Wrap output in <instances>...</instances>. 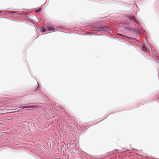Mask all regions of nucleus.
<instances>
[{
  "instance_id": "1",
  "label": "nucleus",
  "mask_w": 159,
  "mask_h": 159,
  "mask_svg": "<svg viewBox=\"0 0 159 159\" xmlns=\"http://www.w3.org/2000/svg\"><path fill=\"white\" fill-rule=\"evenodd\" d=\"M47 30L49 31H53L55 30L54 27L52 25H49L48 26Z\"/></svg>"
},
{
  "instance_id": "2",
  "label": "nucleus",
  "mask_w": 159,
  "mask_h": 159,
  "mask_svg": "<svg viewBox=\"0 0 159 159\" xmlns=\"http://www.w3.org/2000/svg\"><path fill=\"white\" fill-rule=\"evenodd\" d=\"M107 30V28L106 27H102L100 28L99 29H98V30H97V29H96L95 30V31H106Z\"/></svg>"
},
{
  "instance_id": "3",
  "label": "nucleus",
  "mask_w": 159,
  "mask_h": 159,
  "mask_svg": "<svg viewBox=\"0 0 159 159\" xmlns=\"http://www.w3.org/2000/svg\"><path fill=\"white\" fill-rule=\"evenodd\" d=\"M118 36H120L122 37H126L127 38H128V39H131V38L128 37V36H125V35H123L122 34H118L116 35V36L117 37V38H118L119 37H118Z\"/></svg>"
},
{
  "instance_id": "4",
  "label": "nucleus",
  "mask_w": 159,
  "mask_h": 159,
  "mask_svg": "<svg viewBox=\"0 0 159 159\" xmlns=\"http://www.w3.org/2000/svg\"><path fill=\"white\" fill-rule=\"evenodd\" d=\"M131 20H133V21L134 22H135V23H134V24L135 25H136V24H138V20H137L134 17H132L131 18Z\"/></svg>"
},
{
  "instance_id": "5",
  "label": "nucleus",
  "mask_w": 159,
  "mask_h": 159,
  "mask_svg": "<svg viewBox=\"0 0 159 159\" xmlns=\"http://www.w3.org/2000/svg\"><path fill=\"white\" fill-rule=\"evenodd\" d=\"M20 108H21V109H23L24 108H34V107L31 106H22L20 107Z\"/></svg>"
},
{
  "instance_id": "6",
  "label": "nucleus",
  "mask_w": 159,
  "mask_h": 159,
  "mask_svg": "<svg viewBox=\"0 0 159 159\" xmlns=\"http://www.w3.org/2000/svg\"><path fill=\"white\" fill-rule=\"evenodd\" d=\"M142 50L144 51H147V49L144 45L142 46Z\"/></svg>"
},
{
  "instance_id": "7",
  "label": "nucleus",
  "mask_w": 159,
  "mask_h": 159,
  "mask_svg": "<svg viewBox=\"0 0 159 159\" xmlns=\"http://www.w3.org/2000/svg\"><path fill=\"white\" fill-rule=\"evenodd\" d=\"M46 31V29L44 28H43L42 30V31L43 32H45Z\"/></svg>"
},
{
  "instance_id": "8",
  "label": "nucleus",
  "mask_w": 159,
  "mask_h": 159,
  "mask_svg": "<svg viewBox=\"0 0 159 159\" xmlns=\"http://www.w3.org/2000/svg\"><path fill=\"white\" fill-rule=\"evenodd\" d=\"M41 9L40 8H39L36 11V12H39L41 11Z\"/></svg>"
},
{
  "instance_id": "9",
  "label": "nucleus",
  "mask_w": 159,
  "mask_h": 159,
  "mask_svg": "<svg viewBox=\"0 0 159 159\" xmlns=\"http://www.w3.org/2000/svg\"><path fill=\"white\" fill-rule=\"evenodd\" d=\"M17 111H14V112H10L12 113V112H17Z\"/></svg>"
}]
</instances>
